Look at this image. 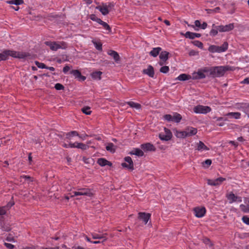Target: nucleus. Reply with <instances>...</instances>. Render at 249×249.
Returning a JSON list of instances; mask_svg holds the SVG:
<instances>
[{
  "instance_id": "obj_1",
  "label": "nucleus",
  "mask_w": 249,
  "mask_h": 249,
  "mask_svg": "<svg viewBox=\"0 0 249 249\" xmlns=\"http://www.w3.org/2000/svg\"><path fill=\"white\" fill-rule=\"evenodd\" d=\"M234 70V68L229 66L214 67L210 69V75L213 77H221L227 71Z\"/></svg>"
},
{
  "instance_id": "obj_43",
  "label": "nucleus",
  "mask_w": 249,
  "mask_h": 249,
  "mask_svg": "<svg viewBox=\"0 0 249 249\" xmlns=\"http://www.w3.org/2000/svg\"><path fill=\"white\" fill-rule=\"evenodd\" d=\"M66 136H67V138H68V139H70V137L73 136H76L79 137L80 138H81V137L79 135L78 133L76 131H72L70 132H69L67 134Z\"/></svg>"
},
{
  "instance_id": "obj_40",
  "label": "nucleus",
  "mask_w": 249,
  "mask_h": 249,
  "mask_svg": "<svg viewBox=\"0 0 249 249\" xmlns=\"http://www.w3.org/2000/svg\"><path fill=\"white\" fill-rule=\"evenodd\" d=\"M99 23L100 24L102 25L103 26V27L105 29L108 31L109 32H111V28L110 27L109 25L107 23L102 21V20H101V21H100V22Z\"/></svg>"
},
{
  "instance_id": "obj_34",
  "label": "nucleus",
  "mask_w": 249,
  "mask_h": 249,
  "mask_svg": "<svg viewBox=\"0 0 249 249\" xmlns=\"http://www.w3.org/2000/svg\"><path fill=\"white\" fill-rule=\"evenodd\" d=\"M218 26H215V24H213V28L211 30L210 34L213 36H215L218 34V29H217Z\"/></svg>"
},
{
  "instance_id": "obj_45",
  "label": "nucleus",
  "mask_w": 249,
  "mask_h": 249,
  "mask_svg": "<svg viewBox=\"0 0 249 249\" xmlns=\"http://www.w3.org/2000/svg\"><path fill=\"white\" fill-rule=\"evenodd\" d=\"M212 164V160H211L208 159L202 162V165L204 167L208 168L209 166Z\"/></svg>"
},
{
  "instance_id": "obj_15",
  "label": "nucleus",
  "mask_w": 249,
  "mask_h": 249,
  "mask_svg": "<svg viewBox=\"0 0 249 249\" xmlns=\"http://www.w3.org/2000/svg\"><path fill=\"white\" fill-rule=\"evenodd\" d=\"M107 54L113 58L114 61L116 63H119L120 61L121 58L120 57V55H119L118 53L113 50H109L107 52Z\"/></svg>"
},
{
  "instance_id": "obj_6",
  "label": "nucleus",
  "mask_w": 249,
  "mask_h": 249,
  "mask_svg": "<svg viewBox=\"0 0 249 249\" xmlns=\"http://www.w3.org/2000/svg\"><path fill=\"white\" fill-rule=\"evenodd\" d=\"M226 180L223 177H219L214 179H208L207 180L208 185L213 186H218L222 184V183Z\"/></svg>"
},
{
  "instance_id": "obj_47",
  "label": "nucleus",
  "mask_w": 249,
  "mask_h": 249,
  "mask_svg": "<svg viewBox=\"0 0 249 249\" xmlns=\"http://www.w3.org/2000/svg\"><path fill=\"white\" fill-rule=\"evenodd\" d=\"M90 17V18L93 20V21H96L97 22H98V23L100 22V21H101V19L99 18H98L94 14H91L89 16Z\"/></svg>"
},
{
  "instance_id": "obj_19",
  "label": "nucleus",
  "mask_w": 249,
  "mask_h": 249,
  "mask_svg": "<svg viewBox=\"0 0 249 249\" xmlns=\"http://www.w3.org/2000/svg\"><path fill=\"white\" fill-rule=\"evenodd\" d=\"M209 148H208L202 141H199L198 143H196V150L197 151H208L209 150Z\"/></svg>"
},
{
  "instance_id": "obj_8",
  "label": "nucleus",
  "mask_w": 249,
  "mask_h": 249,
  "mask_svg": "<svg viewBox=\"0 0 249 249\" xmlns=\"http://www.w3.org/2000/svg\"><path fill=\"white\" fill-rule=\"evenodd\" d=\"M193 211L194 212L195 216L197 217H202L206 213V210L205 207H197L194 208Z\"/></svg>"
},
{
  "instance_id": "obj_37",
  "label": "nucleus",
  "mask_w": 249,
  "mask_h": 249,
  "mask_svg": "<svg viewBox=\"0 0 249 249\" xmlns=\"http://www.w3.org/2000/svg\"><path fill=\"white\" fill-rule=\"evenodd\" d=\"M82 112L86 115H90L91 113L90 107L88 106H86L81 109Z\"/></svg>"
},
{
  "instance_id": "obj_4",
  "label": "nucleus",
  "mask_w": 249,
  "mask_h": 249,
  "mask_svg": "<svg viewBox=\"0 0 249 249\" xmlns=\"http://www.w3.org/2000/svg\"><path fill=\"white\" fill-rule=\"evenodd\" d=\"M8 56H11L15 58H25L27 56H30L28 53L21 52H16L14 51L6 50Z\"/></svg>"
},
{
  "instance_id": "obj_60",
  "label": "nucleus",
  "mask_w": 249,
  "mask_h": 249,
  "mask_svg": "<svg viewBox=\"0 0 249 249\" xmlns=\"http://www.w3.org/2000/svg\"><path fill=\"white\" fill-rule=\"evenodd\" d=\"M77 142H75V143H70L69 144V146L71 147V148H75L76 147V144H77Z\"/></svg>"
},
{
  "instance_id": "obj_62",
  "label": "nucleus",
  "mask_w": 249,
  "mask_h": 249,
  "mask_svg": "<svg viewBox=\"0 0 249 249\" xmlns=\"http://www.w3.org/2000/svg\"><path fill=\"white\" fill-rule=\"evenodd\" d=\"M195 25L197 27H200L201 26V23L199 20H196L195 22Z\"/></svg>"
},
{
  "instance_id": "obj_33",
  "label": "nucleus",
  "mask_w": 249,
  "mask_h": 249,
  "mask_svg": "<svg viewBox=\"0 0 249 249\" xmlns=\"http://www.w3.org/2000/svg\"><path fill=\"white\" fill-rule=\"evenodd\" d=\"M227 116H230L236 119H239L241 116V113L239 112H229L225 115Z\"/></svg>"
},
{
  "instance_id": "obj_44",
  "label": "nucleus",
  "mask_w": 249,
  "mask_h": 249,
  "mask_svg": "<svg viewBox=\"0 0 249 249\" xmlns=\"http://www.w3.org/2000/svg\"><path fill=\"white\" fill-rule=\"evenodd\" d=\"M92 43L94 44L96 49L99 51L102 50V44L100 42H97L96 41H92Z\"/></svg>"
},
{
  "instance_id": "obj_36",
  "label": "nucleus",
  "mask_w": 249,
  "mask_h": 249,
  "mask_svg": "<svg viewBox=\"0 0 249 249\" xmlns=\"http://www.w3.org/2000/svg\"><path fill=\"white\" fill-rule=\"evenodd\" d=\"M227 197L229 200H231V202L236 201L237 198V197L232 192H231L229 195H227Z\"/></svg>"
},
{
  "instance_id": "obj_13",
  "label": "nucleus",
  "mask_w": 249,
  "mask_h": 249,
  "mask_svg": "<svg viewBox=\"0 0 249 249\" xmlns=\"http://www.w3.org/2000/svg\"><path fill=\"white\" fill-rule=\"evenodd\" d=\"M70 72L75 77V78H78L79 80L84 81L86 79L85 76L81 75V72L79 70H72Z\"/></svg>"
},
{
  "instance_id": "obj_48",
  "label": "nucleus",
  "mask_w": 249,
  "mask_h": 249,
  "mask_svg": "<svg viewBox=\"0 0 249 249\" xmlns=\"http://www.w3.org/2000/svg\"><path fill=\"white\" fill-rule=\"evenodd\" d=\"M192 43L194 45L198 47L199 48L202 49L203 48V43L199 41H197V40L194 41L192 42Z\"/></svg>"
},
{
  "instance_id": "obj_35",
  "label": "nucleus",
  "mask_w": 249,
  "mask_h": 249,
  "mask_svg": "<svg viewBox=\"0 0 249 249\" xmlns=\"http://www.w3.org/2000/svg\"><path fill=\"white\" fill-rule=\"evenodd\" d=\"M127 104L131 107L136 108L137 109H140L141 108V105L140 104L134 102H127Z\"/></svg>"
},
{
  "instance_id": "obj_55",
  "label": "nucleus",
  "mask_w": 249,
  "mask_h": 249,
  "mask_svg": "<svg viewBox=\"0 0 249 249\" xmlns=\"http://www.w3.org/2000/svg\"><path fill=\"white\" fill-rule=\"evenodd\" d=\"M243 221L247 225H249V217L247 216H244L242 217Z\"/></svg>"
},
{
  "instance_id": "obj_32",
  "label": "nucleus",
  "mask_w": 249,
  "mask_h": 249,
  "mask_svg": "<svg viewBox=\"0 0 249 249\" xmlns=\"http://www.w3.org/2000/svg\"><path fill=\"white\" fill-rule=\"evenodd\" d=\"M102 72L101 71H95L91 73V76L94 79L100 80L101 79V75Z\"/></svg>"
},
{
  "instance_id": "obj_63",
  "label": "nucleus",
  "mask_w": 249,
  "mask_h": 249,
  "mask_svg": "<svg viewBox=\"0 0 249 249\" xmlns=\"http://www.w3.org/2000/svg\"><path fill=\"white\" fill-rule=\"evenodd\" d=\"M6 240L7 241H9V242H11V241H14V239L13 237H11V236H7Z\"/></svg>"
},
{
  "instance_id": "obj_10",
  "label": "nucleus",
  "mask_w": 249,
  "mask_h": 249,
  "mask_svg": "<svg viewBox=\"0 0 249 249\" xmlns=\"http://www.w3.org/2000/svg\"><path fill=\"white\" fill-rule=\"evenodd\" d=\"M234 25L233 23H230L226 25H220L217 26V29L220 32H229L233 29Z\"/></svg>"
},
{
  "instance_id": "obj_25",
  "label": "nucleus",
  "mask_w": 249,
  "mask_h": 249,
  "mask_svg": "<svg viewBox=\"0 0 249 249\" xmlns=\"http://www.w3.org/2000/svg\"><path fill=\"white\" fill-rule=\"evenodd\" d=\"M161 51L160 47L154 48L152 51L149 52V54L154 57H157L159 54L160 52Z\"/></svg>"
},
{
  "instance_id": "obj_17",
  "label": "nucleus",
  "mask_w": 249,
  "mask_h": 249,
  "mask_svg": "<svg viewBox=\"0 0 249 249\" xmlns=\"http://www.w3.org/2000/svg\"><path fill=\"white\" fill-rule=\"evenodd\" d=\"M45 44L49 46L50 49L52 51H56L58 49H60V47L58 45V43L56 42H50V41H46L45 42Z\"/></svg>"
},
{
  "instance_id": "obj_3",
  "label": "nucleus",
  "mask_w": 249,
  "mask_h": 249,
  "mask_svg": "<svg viewBox=\"0 0 249 249\" xmlns=\"http://www.w3.org/2000/svg\"><path fill=\"white\" fill-rule=\"evenodd\" d=\"M164 120L167 122H173L176 123H178L182 119L181 115L177 113L174 112L173 115L170 114H165L163 116Z\"/></svg>"
},
{
  "instance_id": "obj_61",
  "label": "nucleus",
  "mask_w": 249,
  "mask_h": 249,
  "mask_svg": "<svg viewBox=\"0 0 249 249\" xmlns=\"http://www.w3.org/2000/svg\"><path fill=\"white\" fill-rule=\"evenodd\" d=\"M6 213V211L3 208H0V215H3Z\"/></svg>"
},
{
  "instance_id": "obj_2",
  "label": "nucleus",
  "mask_w": 249,
  "mask_h": 249,
  "mask_svg": "<svg viewBox=\"0 0 249 249\" xmlns=\"http://www.w3.org/2000/svg\"><path fill=\"white\" fill-rule=\"evenodd\" d=\"M77 190L78 191L73 192L74 195L71 196V197L77 196H86L89 197H92L94 196V193H92V190L90 189L81 188Z\"/></svg>"
},
{
  "instance_id": "obj_54",
  "label": "nucleus",
  "mask_w": 249,
  "mask_h": 249,
  "mask_svg": "<svg viewBox=\"0 0 249 249\" xmlns=\"http://www.w3.org/2000/svg\"><path fill=\"white\" fill-rule=\"evenodd\" d=\"M1 229L3 231H8L11 230L10 227L9 225H4L1 227Z\"/></svg>"
},
{
  "instance_id": "obj_39",
  "label": "nucleus",
  "mask_w": 249,
  "mask_h": 249,
  "mask_svg": "<svg viewBox=\"0 0 249 249\" xmlns=\"http://www.w3.org/2000/svg\"><path fill=\"white\" fill-rule=\"evenodd\" d=\"M203 242L205 244L208 245L210 248H212V249H213V244L209 238H204Z\"/></svg>"
},
{
  "instance_id": "obj_16",
  "label": "nucleus",
  "mask_w": 249,
  "mask_h": 249,
  "mask_svg": "<svg viewBox=\"0 0 249 249\" xmlns=\"http://www.w3.org/2000/svg\"><path fill=\"white\" fill-rule=\"evenodd\" d=\"M23 0H7L6 1V3L10 4H15L17 5L16 7L12 6V7L16 11H18L19 9V7L18 6V5L21 4L23 3Z\"/></svg>"
},
{
  "instance_id": "obj_23",
  "label": "nucleus",
  "mask_w": 249,
  "mask_h": 249,
  "mask_svg": "<svg viewBox=\"0 0 249 249\" xmlns=\"http://www.w3.org/2000/svg\"><path fill=\"white\" fill-rule=\"evenodd\" d=\"M103 15H107L109 13V10L107 5L103 4L102 6H98L96 7Z\"/></svg>"
},
{
  "instance_id": "obj_41",
  "label": "nucleus",
  "mask_w": 249,
  "mask_h": 249,
  "mask_svg": "<svg viewBox=\"0 0 249 249\" xmlns=\"http://www.w3.org/2000/svg\"><path fill=\"white\" fill-rule=\"evenodd\" d=\"M220 8L219 7H217L213 9H206L208 14H212L213 13H219L220 12Z\"/></svg>"
},
{
  "instance_id": "obj_12",
  "label": "nucleus",
  "mask_w": 249,
  "mask_h": 249,
  "mask_svg": "<svg viewBox=\"0 0 249 249\" xmlns=\"http://www.w3.org/2000/svg\"><path fill=\"white\" fill-rule=\"evenodd\" d=\"M151 214L149 213H145L144 212H140L138 213V218L142 220L146 224L147 223L148 220L150 219Z\"/></svg>"
},
{
  "instance_id": "obj_30",
  "label": "nucleus",
  "mask_w": 249,
  "mask_h": 249,
  "mask_svg": "<svg viewBox=\"0 0 249 249\" xmlns=\"http://www.w3.org/2000/svg\"><path fill=\"white\" fill-rule=\"evenodd\" d=\"M191 78V76L185 73L179 75L176 79L179 81H185Z\"/></svg>"
},
{
  "instance_id": "obj_27",
  "label": "nucleus",
  "mask_w": 249,
  "mask_h": 249,
  "mask_svg": "<svg viewBox=\"0 0 249 249\" xmlns=\"http://www.w3.org/2000/svg\"><path fill=\"white\" fill-rule=\"evenodd\" d=\"M107 234V233H105V234H103L102 235H100L97 233H91V236H92V238L94 239L103 238L104 240L102 242L103 243L107 240V238L106 236V235Z\"/></svg>"
},
{
  "instance_id": "obj_21",
  "label": "nucleus",
  "mask_w": 249,
  "mask_h": 249,
  "mask_svg": "<svg viewBox=\"0 0 249 249\" xmlns=\"http://www.w3.org/2000/svg\"><path fill=\"white\" fill-rule=\"evenodd\" d=\"M143 73L147 74L151 77H153L154 75L153 67L151 65H149L147 69L143 70Z\"/></svg>"
},
{
  "instance_id": "obj_24",
  "label": "nucleus",
  "mask_w": 249,
  "mask_h": 249,
  "mask_svg": "<svg viewBox=\"0 0 249 249\" xmlns=\"http://www.w3.org/2000/svg\"><path fill=\"white\" fill-rule=\"evenodd\" d=\"M129 154L130 155H135L139 157H142L144 155L143 152L139 148L133 149Z\"/></svg>"
},
{
  "instance_id": "obj_28",
  "label": "nucleus",
  "mask_w": 249,
  "mask_h": 249,
  "mask_svg": "<svg viewBox=\"0 0 249 249\" xmlns=\"http://www.w3.org/2000/svg\"><path fill=\"white\" fill-rule=\"evenodd\" d=\"M106 150L111 153H114L116 151V146L112 143H108L106 146Z\"/></svg>"
},
{
  "instance_id": "obj_22",
  "label": "nucleus",
  "mask_w": 249,
  "mask_h": 249,
  "mask_svg": "<svg viewBox=\"0 0 249 249\" xmlns=\"http://www.w3.org/2000/svg\"><path fill=\"white\" fill-rule=\"evenodd\" d=\"M187 137L196 135L197 133V130L193 127H187L185 128Z\"/></svg>"
},
{
  "instance_id": "obj_11",
  "label": "nucleus",
  "mask_w": 249,
  "mask_h": 249,
  "mask_svg": "<svg viewBox=\"0 0 249 249\" xmlns=\"http://www.w3.org/2000/svg\"><path fill=\"white\" fill-rule=\"evenodd\" d=\"M169 54V53L166 51H162L160 53L159 57L160 60L159 63L160 66H162L165 63L168 59Z\"/></svg>"
},
{
  "instance_id": "obj_20",
  "label": "nucleus",
  "mask_w": 249,
  "mask_h": 249,
  "mask_svg": "<svg viewBox=\"0 0 249 249\" xmlns=\"http://www.w3.org/2000/svg\"><path fill=\"white\" fill-rule=\"evenodd\" d=\"M97 163L101 166H105L106 165H108L111 166L112 164L109 161H108L104 158H99L97 160Z\"/></svg>"
},
{
  "instance_id": "obj_46",
  "label": "nucleus",
  "mask_w": 249,
  "mask_h": 249,
  "mask_svg": "<svg viewBox=\"0 0 249 249\" xmlns=\"http://www.w3.org/2000/svg\"><path fill=\"white\" fill-rule=\"evenodd\" d=\"M169 71V68L168 66H164L160 68V72L163 73H167Z\"/></svg>"
},
{
  "instance_id": "obj_59",
  "label": "nucleus",
  "mask_w": 249,
  "mask_h": 249,
  "mask_svg": "<svg viewBox=\"0 0 249 249\" xmlns=\"http://www.w3.org/2000/svg\"><path fill=\"white\" fill-rule=\"evenodd\" d=\"M207 27V23L205 22H204L202 24H201L200 28L202 29H205Z\"/></svg>"
},
{
  "instance_id": "obj_31",
  "label": "nucleus",
  "mask_w": 249,
  "mask_h": 249,
  "mask_svg": "<svg viewBox=\"0 0 249 249\" xmlns=\"http://www.w3.org/2000/svg\"><path fill=\"white\" fill-rule=\"evenodd\" d=\"M175 135L177 137L179 138H184L187 137L185 130L182 131H177Z\"/></svg>"
},
{
  "instance_id": "obj_51",
  "label": "nucleus",
  "mask_w": 249,
  "mask_h": 249,
  "mask_svg": "<svg viewBox=\"0 0 249 249\" xmlns=\"http://www.w3.org/2000/svg\"><path fill=\"white\" fill-rule=\"evenodd\" d=\"M54 88L56 90H63L64 89V87L61 84L57 83L55 85Z\"/></svg>"
},
{
  "instance_id": "obj_26",
  "label": "nucleus",
  "mask_w": 249,
  "mask_h": 249,
  "mask_svg": "<svg viewBox=\"0 0 249 249\" xmlns=\"http://www.w3.org/2000/svg\"><path fill=\"white\" fill-rule=\"evenodd\" d=\"M193 76L195 79H203L206 77V75L201 70H198L196 73H194Z\"/></svg>"
},
{
  "instance_id": "obj_50",
  "label": "nucleus",
  "mask_w": 249,
  "mask_h": 249,
  "mask_svg": "<svg viewBox=\"0 0 249 249\" xmlns=\"http://www.w3.org/2000/svg\"><path fill=\"white\" fill-rule=\"evenodd\" d=\"M35 64L39 68L46 69L47 68V66L44 63H40L38 61H35Z\"/></svg>"
},
{
  "instance_id": "obj_56",
  "label": "nucleus",
  "mask_w": 249,
  "mask_h": 249,
  "mask_svg": "<svg viewBox=\"0 0 249 249\" xmlns=\"http://www.w3.org/2000/svg\"><path fill=\"white\" fill-rule=\"evenodd\" d=\"M4 245L8 249H13L15 247V246L13 245L7 243H5Z\"/></svg>"
},
{
  "instance_id": "obj_5",
  "label": "nucleus",
  "mask_w": 249,
  "mask_h": 249,
  "mask_svg": "<svg viewBox=\"0 0 249 249\" xmlns=\"http://www.w3.org/2000/svg\"><path fill=\"white\" fill-rule=\"evenodd\" d=\"M193 110L196 113L206 114L211 111V108L208 106L198 105L194 107Z\"/></svg>"
},
{
  "instance_id": "obj_29",
  "label": "nucleus",
  "mask_w": 249,
  "mask_h": 249,
  "mask_svg": "<svg viewBox=\"0 0 249 249\" xmlns=\"http://www.w3.org/2000/svg\"><path fill=\"white\" fill-rule=\"evenodd\" d=\"M209 51L212 53H221V49L220 46H217L215 45H211L209 48Z\"/></svg>"
},
{
  "instance_id": "obj_58",
  "label": "nucleus",
  "mask_w": 249,
  "mask_h": 249,
  "mask_svg": "<svg viewBox=\"0 0 249 249\" xmlns=\"http://www.w3.org/2000/svg\"><path fill=\"white\" fill-rule=\"evenodd\" d=\"M70 69V67L67 65L63 68V71L64 73H66Z\"/></svg>"
},
{
  "instance_id": "obj_42",
  "label": "nucleus",
  "mask_w": 249,
  "mask_h": 249,
  "mask_svg": "<svg viewBox=\"0 0 249 249\" xmlns=\"http://www.w3.org/2000/svg\"><path fill=\"white\" fill-rule=\"evenodd\" d=\"M8 58L7 53L6 50L3 52L2 53H0V61L5 60Z\"/></svg>"
},
{
  "instance_id": "obj_9",
  "label": "nucleus",
  "mask_w": 249,
  "mask_h": 249,
  "mask_svg": "<svg viewBox=\"0 0 249 249\" xmlns=\"http://www.w3.org/2000/svg\"><path fill=\"white\" fill-rule=\"evenodd\" d=\"M124 160L127 162L128 164H127L125 162H124L122 163V166L123 167L126 168L127 169L132 171L134 170V164L132 159L130 157H126L124 158Z\"/></svg>"
},
{
  "instance_id": "obj_64",
  "label": "nucleus",
  "mask_w": 249,
  "mask_h": 249,
  "mask_svg": "<svg viewBox=\"0 0 249 249\" xmlns=\"http://www.w3.org/2000/svg\"><path fill=\"white\" fill-rule=\"evenodd\" d=\"M241 83L249 84V78H245L242 82H241Z\"/></svg>"
},
{
  "instance_id": "obj_38",
  "label": "nucleus",
  "mask_w": 249,
  "mask_h": 249,
  "mask_svg": "<svg viewBox=\"0 0 249 249\" xmlns=\"http://www.w3.org/2000/svg\"><path fill=\"white\" fill-rule=\"evenodd\" d=\"M76 148L81 149L82 150H86L89 148V146L83 143L78 142L76 144Z\"/></svg>"
},
{
  "instance_id": "obj_53",
  "label": "nucleus",
  "mask_w": 249,
  "mask_h": 249,
  "mask_svg": "<svg viewBox=\"0 0 249 249\" xmlns=\"http://www.w3.org/2000/svg\"><path fill=\"white\" fill-rule=\"evenodd\" d=\"M58 45L60 47V49H65L67 47V44L64 41L60 42L58 43Z\"/></svg>"
},
{
  "instance_id": "obj_18",
  "label": "nucleus",
  "mask_w": 249,
  "mask_h": 249,
  "mask_svg": "<svg viewBox=\"0 0 249 249\" xmlns=\"http://www.w3.org/2000/svg\"><path fill=\"white\" fill-rule=\"evenodd\" d=\"M181 35H183L185 37L189 38L190 39H194L196 37H199L201 36V35L200 34L192 33L189 31L187 32L185 34L181 33Z\"/></svg>"
},
{
  "instance_id": "obj_57",
  "label": "nucleus",
  "mask_w": 249,
  "mask_h": 249,
  "mask_svg": "<svg viewBox=\"0 0 249 249\" xmlns=\"http://www.w3.org/2000/svg\"><path fill=\"white\" fill-rule=\"evenodd\" d=\"M244 112L248 115L249 118V105L244 108Z\"/></svg>"
},
{
  "instance_id": "obj_14",
  "label": "nucleus",
  "mask_w": 249,
  "mask_h": 249,
  "mask_svg": "<svg viewBox=\"0 0 249 249\" xmlns=\"http://www.w3.org/2000/svg\"><path fill=\"white\" fill-rule=\"evenodd\" d=\"M141 147L145 151H155L156 150L154 145L150 143L142 144Z\"/></svg>"
},
{
  "instance_id": "obj_7",
  "label": "nucleus",
  "mask_w": 249,
  "mask_h": 249,
  "mask_svg": "<svg viewBox=\"0 0 249 249\" xmlns=\"http://www.w3.org/2000/svg\"><path fill=\"white\" fill-rule=\"evenodd\" d=\"M165 134L160 133L159 136L160 139L162 141H168L170 140L172 138V133L171 131L168 128L164 127Z\"/></svg>"
},
{
  "instance_id": "obj_49",
  "label": "nucleus",
  "mask_w": 249,
  "mask_h": 249,
  "mask_svg": "<svg viewBox=\"0 0 249 249\" xmlns=\"http://www.w3.org/2000/svg\"><path fill=\"white\" fill-rule=\"evenodd\" d=\"M228 47V44L227 42H225L222 46H220L221 49V52H223L227 50Z\"/></svg>"
},
{
  "instance_id": "obj_52",
  "label": "nucleus",
  "mask_w": 249,
  "mask_h": 249,
  "mask_svg": "<svg viewBox=\"0 0 249 249\" xmlns=\"http://www.w3.org/2000/svg\"><path fill=\"white\" fill-rule=\"evenodd\" d=\"M240 208L244 212H249V207L246 206L243 204H241L240 205Z\"/></svg>"
}]
</instances>
